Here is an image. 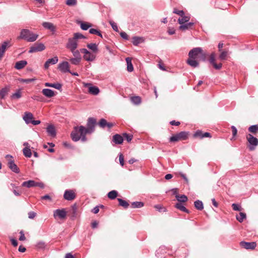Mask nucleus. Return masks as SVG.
<instances>
[{"instance_id": "1", "label": "nucleus", "mask_w": 258, "mask_h": 258, "mask_svg": "<svg viewBox=\"0 0 258 258\" xmlns=\"http://www.w3.org/2000/svg\"><path fill=\"white\" fill-rule=\"evenodd\" d=\"M200 56L203 57L204 60H205L206 54L203 52L202 48L201 47L194 48L188 53L189 58L186 61L187 63L191 67H198L199 63L196 59Z\"/></svg>"}, {"instance_id": "2", "label": "nucleus", "mask_w": 258, "mask_h": 258, "mask_svg": "<svg viewBox=\"0 0 258 258\" xmlns=\"http://www.w3.org/2000/svg\"><path fill=\"white\" fill-rule=\"evenodd\" d=\"M87 134L86 127L81 125L74 127L71 136L72 139L75 142H77L80 140H81L82 142H86L87 141V138L86 137Z\"/></svg>"}, {"instance_id": "3", "label": "nucleus", "mask_w": 258, "mask_h": 258, "mask_svg": "<svg viewBox=\"0 0 258 258\" xmlns=\"http://www.w3.org/2000/svg\"><path fill=\"white\" fill-rule=\"evenodd\" d=\"M86 37L80 33H75L73 37L68 39V42L66 44V48L71 49L77 48L78 46L79 40L81 39H85Z\"/></svg>"}, {"instance_id": "4", "label": "nucleus", "mask_w": 258, "mask_h": 258, "mask_svg": "<svg viewBox=\"0 0 258 258\" xmlns=\"http://www.w3.org/2000/svg\"><path fill=\"white\" fill-rule=\"evenodd\" d=\"M38 35L28 29H23L21 30L19 38L24 39L28 42H34L38 38Z\"/></svg>"}, {"instance_id": "5", "label": "nucleus", "mask_w": 258, "mask_h": 258, "mask_svg": "<svg viewBox=\"0 0 258 258\" xmlns=\"http://www.w3.org/2000/svg\"><path fill=\"white\" fill-rule=\"evenodd\" d=\"M246 138L248 143V147L249 150L250 151L255 150L256 147L258 145V139L250 134H247Z\"/></svg>"}, {"instance_id": "6", "label": "nucleus", "mask_w": 258, "mask_h": 258, "mask_svg": "<svg viewBox=\"0 0 258 258\" xmlns=\"http://www.w3.org/2000/svg\"><path fill=\"white\" fill-rule=\"evenodd\" d=\"M188 132H181L177 133L170 138V142H175L179 141L185 140L188 138Z\"/></svg>"}, {"instance_id": "7", "label": "nucleus", "mask_w": 258, "mask_h": 258, "mask_svg": "<svg viewBox=\"0 0 258 258\" xmlns=\"http://www.w3.org/2000/svg\"><path fill=\"white\" fill-rule=\"evenodd\" d=\"M5 157L8 160V166L9 168L15 173H19V168L15 163L13 156L10 155H7Z\"/></svg>"}, {"instance_id": "8", "label": "nucleus", "mask_w": 258, "mask_h": 258, "mask_svg": "<svg viewBox=\"0 0 258 258\" xmlns=\"http://www.w3.org/2000/svg\"><path fill=\"white\" fill-rule=\"evenodd\" d=\"M22 186L28 188L38 186L40 187V188H43L44 187V185L43 183L36 182L33 180H30L28 181L23 182L22 184Z\"/></svg>"}, {"instance_id": "9", "label": "nucleus", "mask_w": 258, "mask_h": 258, "mask_svg": "<svg viewBox=\"0 0 258 258\" xmlns=\"http://www.w3.org/2000/svg\"><path fill=\"white\" fill-rule=\"evenodd\" d=\"M96 123V120L95 118L92 117L88 118L87 127H86V131L87 134H91L94 131Z\"/></svg>"}, {"instance_id": "10", "label": "nucleus", "mask_w": 258, "mask_h": 258, "mask_svg": "<svg viewBox=\"0 0 258 258\" xmlns=\"http://www.w3.org/2000/svg\"><path fill=\"white\" fill-rule=\"evenodd\" d=\"M81 52L84 53L83 58L87 61H93L95 59V55L89 51L86 48L80 49Z\"/></svg>"}, {"instance_id": "11", "label": "nucleus", "mask_w": 258, "mask_h": 258, "mask_svg": "<svg viewBox=\"0 0 258 258\" xmlns=\"http://www.w3.org/2000/svg\"><path fill=\"white\" fill-rule=\"evenodd\" d=\"M45 49V46L43 43H35L30 48L29 53H34L38 51H42Z\"/></svg>"}, {"instance_id": "12", "label": "nucleus", "mask_w": 258, "mask_h": 258, "mask_svg": "<svg viewBox=\"0 0 258 258\" xmlns=\"http://www.w3.org/2000/svg\"><path fill=\"white\" fill-rule=\"evenodd\" d=\"M58 69L63 73H71L70 64L68 61H64L59 63L58 66Z\"/></svg>"}, {"instance_id": "13", "label": "nucleus", "mask_w": 258, "mask_h": 258, "mask_svg": "<svg viewBox=\"0 0 258 258\" xmlns=\"http://www.w3.org/2000/svg\"><path fill=\"white\" fill-rule=\"evenodd\" d=\"M240 245L244 248L246 249H253L256 246V243L255 242H245L241 241L240 242Z\"/></svg>"}, {"instance_id": "14", "label": "nucleus", "mask_w": 258, "mask_h": 258, "mask_svg": "<svg viewBox=\"0 0 258 258\" xmlns=\"http://www.w3.org/2000/svg\"><path fill=\"white\" fill-rule=\"evenodd\" d=\"M67 212L64 209H57L54 211L53 216L55 218L58 217L62 219L66 217Z\"/></svg>"}, {"instance_id": "15", "label": "nucleus", "mask_w": 258, "mask_h": 258, "mask_svg": "<svg viewBox=\"0 0 258 258\" xmlns=\"http://www.w3.org/2000/svg\"><path fill=\"white\" fill-rule=\"evenodd\" d=\"M63 197L68 201H72L76 198V195L73 190H66L64 191Z\"/></svg>"}, {"instance_id": "16", "label": "nucleus", "mask_w": 258, "mask_h": 258, "mask_svg": "<svg viewBox=\"0 0 258 258\" xmlns=\"http://www.w3.org/2000/svg\"><path fill=\"white\" fill-rule=\"evenodd\" d=\"M58 59L56 56H54L53 58H49L44 63V68L45 69H48L50 64H54L58 62Z\"/></svg>"}, {"instance_id": "17", "label": "nucleus", "mask_w": 258, "mask_h": 258, "mask_svg": "<svg viewBox=\"0 0 258 258\" xmlns=\"http://www.w3.org/2000/svg\"><path fill=\"white\" fill-rule=\"evenodd\" d=\"M194 137L203 139L204 138H211V135L209 133H203L202 131L198 130L194 134Z\"/></svg>"}, {"instance_id": "18", "label": "nucleus", "mask_w": 258, "mask_h": 258, "mask_svg": "<svg viewBox=\"0 0 258 258\" xmlns=\"http://www.w3.org/2000/svg\"><path fill=\"white\" fill-rule=\"evenodd\" d=\"M10 47L9 41H4L0 46V59L2 58L7 47Z\"/></svg>"}, {"instance_id": "19", "label": "nucleus", "mask_w": 258, "mask_h": 258, "mask_svg": "<svg viewBox=\"0 0 258 258\" xmlns=\"http://www.w3.org/2000/svg\"><path fill=\"white\" fill-rule=\"evenodd\" d=\"M42 26L44 28L49 30L53 33H54L56 30L55 26L50 22H43L42 23Z\"/></svg>"}, {"instance_id": "20", "label": "nucleus", "mask_w": 258, "mask_h": 258, "mask_svg": "<svg viewBox=\"0 0 258 258\" xmlns=\"http://www.w3.org/2000/svg\"><path fill=\"white\" fill-rule=\"evenodd\" d=\"M33 118V115L32 113L29 112H26L24 113V115L23 116V119L25 121L27 124H29L31 123L32 121V119Z\"/></svg>"}, {"instance_id": "21", "label": "nucleus", "mask_w": 258, "mask_h": 258, "mask_svg": "<svg viewBox=\"0 0 258 258\" xmlns=\"http://www.w3.org/2000/svg\"><path fill=\"white\" fill-rule=\"evenodd\" d=\"M123 141V137L120 135L115 134L112 137V142L115 144H121Z\"/></svg>"}, {"instance_id": "22", "label": "nucleus", "mask_w": 258, "mask_h": 258, "mask_svg": "<svg viewBox=\"0 0 258 258\" xmlns=\"http://www.w3.org/2000/svg\"><path fill=\"white\" fill-rule=\"evenodd\" d=\"M42 93L43 95L48 98H51L55 95L54 92L49 89H42Z\"/></svg>"}, {"instance_id": "23", "label": "nucleus", "mask_w": 258, "mask_h": 258, "mask_svg": "<svg viewBox=\"0 0 258 258\" xmlns=\"http://www.w3.org/2000/svg\"><path fill=\"white\" fill-rule=\"evenodd\" d=\"M27 64V62L26 60L19 61L16 63L15 68L17 70H21L24 68Z\"/></svg>"}, {"instance_id": "24", "label": "nucleus", "mask_w": 258, "mask_h": 258, "mask_svg": "<svg viewBox=\"0 0 258 258\" xmlns=\"http://www.w3.org/2000/svg\"><path fill=\"white\" fill-rule=\"evenodd\" d=\"M47 132L49 135H50L52 137H54L56 135L55 130L53 125H49L47 128Z\"/></svg>"}, {"instance_id": "25", "label": "nucleus", "mask_w": 258, "mask_h": 258, "mask_svg": "<svg viewBox=\"0 0 258 258\" xmlns=\"http://www.w3.org/2000/svg\"><path fill=\"white\" fill-rule=\"evenodd\" d=\"M88 92L92 95H96L99 93V89L97 87L90 86L89 88Z\"/></svg>"}, {"instance_id": "26", "label": "nucleus", "mask_w": 258, "mask_h": 258, "mask_svg": "<svg viewBox=\"0 0 258 258\" xmlns=\"http://www.w3.org/2000/svg\"><path fill=\"white\" fill-rule=\"evenodd\" d=\"M10 91V87L6 86L0 90V98L3 99Z\"/></svg>"}, {"instance_id": "27", "label": "nucleus", "mask_w": 258, "mask_h": 258, "mask_svg": "<svg viewBox=\"0 0 258 258\" xmlns=\"http://www.w3.org/2000/svg\"><path fill=\"white\" fill-rule=\"evenodd\" d=\"M126 62L127 63V70L129 72H132L134 70V67L132 63V59L130 57H127L125 59Z\"/></svg>"}, {"instance_id": "28", "label": "nucleus", "mask_w": 258, "mask_h": 258, "mask_svg": "<svg viewBox=\"0 0 258 258\" xmlns=\"http://www.w3.org/2000/svg\"><path fill=\"white\" fill-rule=\"evenodd\" d=\"M45 86L46 87H50L54 88L56 89L59 90L61 88V85L59 83H45L44 84Z\"/></svg>"}, {"instance_id": "29", "label": "nucleus", "mask_w": 258, "mask_h": 258, "mask_svg": "<svg viewBox=\"0 0 258 258\" xmlns=\"http://www.w3.org/2000/svg\"><path fill=\"white\" fill-rule=\"evenodd\" d=\"M190 19L189 17L185 16L184 15L183 16H181V18H179L178 20V23L180 24V25L188 22Z\"/></svg>"}, {"instance_id": "30", "label": "nucleus", "mask_w": 258, "mask_h": 258, "mask_svg": "<svg viewBox=\"0 0 258 258\" xmlns=\"http://www.w3.org/2000/svg\"><path fill=\"white\" fill-rule=\"evenodd\" d=\"M193 25H194V23H192V22L184 23V24L180 25L179 26V28L181 30L184 31L189 28H190Z\"/></svg>"}, {"instance_id": "31", "label": "nucleus", "mask_w": 258, "mask_h": 258, "mask_svg": "<svg viewBox=\"0 0 258 258\" xmlns=\"http://www.w3.org/2000/svg\"><path fill=\"white\" fill-rule=\"evenodd\" d=\"M175 197H176L177 200L180 203L186 202L187 201V197L184 195H175Z\"/></svg>"}, {"instance_id": "32", "label": "nucleus", "mask_w": 258, "mask_h": 258, "mask_svg": "<svg viewBox=\"0 0 258 258\" xmlns=\"http://www.w3.org/2000/svg\"><path fill=\"white\" fill-rule=\"evenodd\" d=\"M175 207L180 210V211H183V212H184L186 213H189V211L188 210H187L181 203H176Z\"/></svg>"}, {"instance_id": "33", "label": "nucleus", "mask_w": 258, "mask_h": 258, "mask_svg": "<svg viewBox=\"0 0 258 258\" xmlns=\"http://www.w3.org/2000/svg\"><path fill=\"white\" fill-rule=\"evenodd\" d=\"M118 195V192L116 190H113L109 192L107 194V196L110 200L115 199Z\"/></svg>"}, {"instance_id": "34", "label": "nucleus", "mask_w": 258, "mask_h": 258, "mask_svg": "<svg viewBox=\"0 0 258 258\" xmlns=\"http://www.w3.org/2000/svg\"><path fill=\"white\" fill-rule=\"evenodd\" d=\"M69 50L72 53L74 57L82 58L80 54V50H78L77 48H73L69 49Z\"/></svg>"}, {"instance_id": "35", "label": "nucleus", "mask_w": 258, "mask_h": 258, "mask_svg": "<svg viewBox=\"0 0 258 258\" xmlns=\"http://www.w3.org/2000/svg\"><path fill=\"white\" fill-rule=\"evenodd\" d=\"M195 208L198 210H202L204 208L203 204L202 201L197 200L194 203Z\"/></svg>"}, {"instance_id": "36", "label": "nucleus", "mask_w": 258, "mask_h": 258, "mask_svg": "<svg viewBox=\"0 0 258 258\" xmlns=\"http://www.w3.org/2000/svg\"><path fill=\"white\" fill-rule=\"evenodd\" d=\"M23 152L26 157L30 158L31 157L32 152L29 147H25L23 150Z\"/></svg>"}, {"instance_id": "37", "label": "nucleus", "mask_w": 258, "mask_h": 258, "mask_svg": "<svg viewBox=\"0 0 258 258\" xmlns=\"http://www.w3.org/2000/svg\"><path fill=\"white\" fill-rule=\"evenodd\" d=\"M117 201L119 202V206L123 207L125 209H126L128 207L129 204L126 201L119 198L117 199Z\"/></svg>"}, {"instance_id": "38", "label": "nucleus", "mask_w": 258, "mask_h": 258, "mask_svg": "<svg viewBox=\"0 0 258 258\" xmlns=\"http://www.w3.org/2000/svg\"><path fill=\"white\" fill-rule=\"evenodd\" d=\"M87 46L88 48L92 50L94 52H96L98 51V46L96 43L88 44Z\"/></svg>"}, {"instance_id": "39", "label": "nucleus", "mask_w": 258, "mask_h": 258, "mask_svg": "<svg viewBox=\"0 0 258 258\" xmlns=\"http://www.w3.org/2000/svg\"><path fill=\"white\" fill-rule=\"evenodd\" d=\"M132 102L135 104L138 105L141 102V98L139 96H134L131 98Z\"/></svg>"}, {"instance_id": "40", "label": "nucleus", "mask_w": 258, "mask_h": 258, "mask_svg": "<svg viewBox=\"0 0 258 258\" xmlns=\"http://www.w3.org/2000/svg\"><path fill=\"white\" fill-rule=\"evenodd\" d=\"M82 58L73 57L70 59L71 63L74 65H78L81 61Z\"/></svg>"}, {"instance_id": "41", "label": "nucleus", "mask_w": 258, "mask_h": 258, "mask_svg": "<svg viewBox=\"0 0 258 258\" xmlns=\"http://www.w3.org/2000/svg\"><path fill=\"white\" fill-rule=\"evenodd\" d=\"M248 131L252 134H256L258 132V124L251 125L248 127Z\"/></svg>"}, {"instance_id": "42", "label": "nucleus", "mask_w": 258, "mask_h": 258, "mask_svg": "<svg viewBox=\"0 0 258 258\" xmlns=\"http://www.w3.org/2000/svg\"><path fill=\"white\" fill-rule=\"evenodd\" d=\"M22 96V92L20 89L18 90L11 96L12 99H19Z\"/></svg>"}, {"instance_id": "43", "label": "nucleus", "mask_w": 258, "mask_h": 258, "mask_svg": "<svg viewBox=\"0 0 258 258\" xmlns=\"http://www.w3.org/2000/svg\"><path fill=\"white\" fill-rule=\"evenodd\" d=\"M144 206V203L141 202H134L132 203V207L133 208H140Z\"/></svg>"}, {"instance_id": "44", "label": "nucleus", "mask_w": 258, "mask_h": 258, "mask_svg": "<svg viewBox=\"0 0 258 258\" xmlns=\"http://www.w3.org/2000/svg\"><path fill=\"white\" fill-rule=\"evenodd\" d=\"M246 218V214L244 213L240 212L239 215L236 216V219L239 222H242Z\"/></svg>"}, {"instance_id": "45", "label": "nucleus", "mask_w": 258, "mask_h": 258, "mask_svg": "<svg viewBox=\"0 0 258 258\" xmlns=\"http://www.w3.org/2000/svg\"><path fill=\"white\" fill-rule=\"evenodd\" d=\"M91 27V24L87 22H81V28L84 30H87Z\"/></svg>"}, {"instance_id": "46", "label": "nucleus", "mask_w": 258, "mask_h": 258, "mask_svg": "<svg viewBox=\"0 0 258 258\" xmlns=\"http://www.w3.org/2000/svg\"><path fill=\"white\" fill-rule=\"evenodd\" d=\"M142 38L139 37H134L133 38V43L135 45H137L142 42Z\"/></svg>"}, {"instance_id": "47", "label": "nucleus", "mask_w": 258, "mask_h": 258, "mask_svg": "<svg viewBox=\"0 0 258 258\" xmlns=\"http://www.w3.org/2000/svg\"><path fill=\"white\" fill-rule=\"evenodd\" d=\"M89 33L91 34H96V35L101 37V38H102V35L100 31H99V30H98L97 29H95L94 28H91L89 30Z\"/></svg>"}, {"instance_id": "48", "label": "nucleus", "mask_w": 258, "mask_h": 258, "mask_svg": "<svg viewBox=\"0 0 258 258\" xmlns=\"http://www.w3.org/2000/svg\"><path fill=\"white\" fill-rule=\"evenodd\" d=\"M122 135L123 138L127 141V142H130L133 138V136L132 135L127 133H123Z\"/></svg>"}, {"instance_id": "49", "label": "nucleus", "mask_w": 258, "mask_h": 258, "mask_svg": "<svg viewBox=\"0 0 258 258\" xmlns=\"http://www.w3.org/2000/svg\"><path fill=\"white\" fill-rule=\"evenodd\" d=\"M228 52L227 51H221V54L219 55V58L221 60H225L227 56Z\"/></svg>"}, {"instance_id": "50", "label": "nucleus", "mask_w": 258, "mask_h": 258, "mask_svg": "<svg viewBox=\"0 0 258 258\" xmlns=\"http://www.w3.org/2000/svg\"><path fill=\"white\" fill-rule=\"evenodd\" d=\"M77 4V0H67L66 1V4L69 6H74Z\"/></svg>"}, {"instance_id": "51", "label": "nucleus", "mask_w": 258, "mask_h": 258, "mask_svg": "<svg viewBox=\"0 0 258 258\" xmlns=\"http://www.w3.org/2000/svg\"><path fill=\"white\" fill-rule=\"evenodd\" d=\"M154 208L160 212L166 211L165 208L162 207L161 205H156L154 206Z\"/></svg>"}, {"instance_id": "52", "label": "nucleus", "mask_w": 258, "mask_h": 258, "mask_svg": "<svg viewBox=\"0 0 258 258\" xmlns=\"http://www.w3.org/2000/svg\"><path fill=\"white\" fill-rule=\"evenodd\" d=\"M107 122V121L105 119L102 118L100 119L99 124L100 127L104 128L106 126Z\"/></svg>"}, {"instance_id": "53", "label": "nucleus", "mask_w": 258, "mask_h": 258, "mask_svg": "<svg viewBox=\"0 0 258 258\" xmlns=\"http://www.w3.org/2000/svg\"><path fill=\"white\" fill-rule=\"evenodd\" d=\"M209 61L212 64L215 63V53L214 52H213L211 54Z\"/></svg>"}, {"instance_id": "54", "label": "nucleus", "mask_w": 258, "mask_h": 258, "mask_svg": "<svg viewBox=\"0 0 258 258\" xmlns=\"http://www.w3.org/2000/svg\"><path fill=\"white\" fill-rule=\"evenodd\" d=\"M232 207L233 208V210L234 211H241V207L238 205V204H232Z\"/></svg>"}, {"instance_id": "55", "label": "nucleus", "mask_w": 258, "mask_h": 258, "mask_svg": "<svg viewBox=\"0 0 258 258\" xmlns=\"http://www.w3.org/2000/svg\"><path fill=\"white\" fill-rule=\"evenodd\" d=\"M174 14L179 15L180 16H183L184 15V12L182 10H178L176 9H174L173 12Z\"/></svg>"}, {"instance_id": "56", "label": "nucleus", "mask_w": 258, "mask_h": 258, "mask_svg": "<svg viewBox=\"0 0 258 258\" xmlns=\"http://www.w3.org/2000/svg\"><path fill=\"white\" fill-rule=\"evenodd\" d=\"M119 161L121 166H123L124 165V157L123 155L121 153L119 154Z\"/></svg>"}, {"instance_id": "57", "label": "nucleus", "mask_w": 258, "mask_h": 258, "mask_svg": "<svg viewBox=\"0 0 258 258\" xmlns=\"http://www.w3.org/2000/svg\"><path fill=\"white\" fill-rule=\"evenodd\" d=\"M36 246L39 248H43L45 246V243L43 242H39L37 243Z\"/></svg>"}, {"instance_id": "58", "label": "nucleus", "mask_w": 258, "mask_h": 258, "mask_svg": "<svg viewBox=\"0 0 258 258\" xmlns=\"http://www.w3.org/2000/svg\"><path fill=\"white\" fill-rule=\"evenodd\" d=\"M120 36L124 39L128 40V35L124 32H121L120 33Z\"/></svg>"}, {"instance_id": "59", "label": "nucleus", "mask_w": 258, "mask_h": 258, "mask_svg": "<svg viewBox=\"0 0 258 258\" xmlns=\"http://www.w3.org/2000/svg\"><path fill=\"white\" fill-rule=\"evenodd\" d=\"M36 79L35 78L22 79V82L26 83H29L34 81Z\"/></svg>"}, {"instance_id": "60", "label": "nucleus", "mask_w": 258, "mask_h": 258, "mask_svg": "<svg viewBox=\"0 0 258 258\" xmlns=\"http://www.w3.org/2000/svg\"><path fill=\"white\" fill-rule=\"evenodd\" d=\"M214 68L216 70H220L221 69L222 64L220 63L219 64H217L216 62L212 64Z\"/></svg>"}, {"instance_id": "61", "label": "nucleus", "mask_w": 258, "mask_h": 258, "mask_svg": "<svg viewBox=\"0 0 258 258\" xmlns=\"http://www.w3.org/2000/svg\"><path fill=\"white\" fill-rule=\"evenodd\" d=\"M110 24H111V25L112 26V29L114 31H115L116 32H118V27H117V25L115 23H114V22H110Z\"/></svg>"}, {"instance_id": "62", "label": "nucleus", "mask_w": 258, "mask_h": 258, "mask_svg": "<svg viewBox=\"0 0 258 258\" xmlns=\"http://www.w3.org/2000/svg\"><path fill=\"white\" fill-rule=\"evenodd\" d=\"M36 215V213L34 212H30L28 213V217L30 219H33Z\"/></svg>"}, {"instance_id": "63", "label": "nucleus", "mask_w": 258, "mask_h": 258, "mask_svg": "<svg viewBox=\"0 0 258 258\" xmlns=\"http://www.w3.org/2000/svg\"><path fill=\"white\" fill-rule=\"evenodd\" d=\"M20 236L19 237V240L20 241H24V240H25L26 238H25L24 232L22 231H21L20 232Z\"/></svg>"}, {"instance_id": "64", "label": "nucleus", "mask_w": 258, "mask_h": 258, "mask_svg": "<svg viewBox=\"0 0 258 258\" xmlns=\"http://www.w3.org/2000/svg\"><path fill=\"white\" fill-rule=\"evenodd\" d=\"M231 128H232V135H233V137H234L237 134V129L234 126H232Z\"/></svg>"}]
</instances>
